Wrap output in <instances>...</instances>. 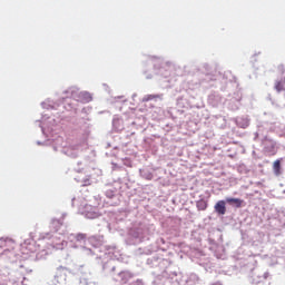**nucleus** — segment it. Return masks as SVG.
<instances>
[{
  "label": "nucleus",
  "instance_id": "1",
  "mask_svg": "<svg viewBox=\"0 0 285 285\" xmlns=\"http://www.w3.org/2000/svg\"><path fill=\"white\" fill-rule=\"evenodd\" d=\"M215 212L218 215H226V202H224V200L217 202L215 205Z\"/></svg>",
  "mask_w": 285,
  "mask_h": 285
},
{
  "label": "nucleus",
  "instance_id": "2",
  "mask_svg": "<svg viewBox=\"0 0 285 285\" xmlns=\"http://www.w3.org/2000/svg\"><path fill=\"white\" fill-rule=\"evenodd\" d=\"M227 204H234L236 208H242L244 206V200L240 198H226Z\"/></svg>",
  "mask_w": 285,
  "mask_h": 285
},
{
  "label": "nucleus",
  "instance_id": "3",
  "mask_svg": "<svg viewBox=\"0 0 285 285\" xmlns=\"http://www.w3.org/2000/svg\"><path fill=\"white\" fill-rule=\"evenodd\" d=\"M197 208L198 210H206V208H208V204L206 203V200L200 199L199 202H197Z\"/></svg>",
  "mask_w": 285,
  "mask_h": 285
},
{
  "label": "nucleus",
  "instance_id": "4",
  "mask_svg": "<svg viewBox=\"0 0 285 285\" xmlns=\"http://www.w3.org/2000/svg\"><path fill=\"white\" fill-rule=\"evenodd\" d=\"M275 175H279V170H282V163L279 160H276L273 165Z\"/></svg>",
  "mask_w": 285,
  "mask_h": 285
},
{
  "label": "nucleus",
  "instance_id": "5",
  "mask_svg": "<svg viewBox=\"0 0 285 285\" xmlns=\"http://www.w3.org/2000/svg\"><path fill=\"white\" fill-rule=\"evenodd\" d=\"M275 90H277V92H282L284 90V83H282V81H277L275 83Z\"/></svg>",
  "mask_w": 285,
  "mask_h": 285
},
{
  "label": "nucleus",
  "instance_id": "6",
  "mask_svg": "<svg viewBox=\"0 0 285 285\" xmlns=\"http://www.w3.org/2000/svg\"><path fill=\"white\" fill-rule=\"evenodd\" d=\"M82 97L86 104H89V101H92V96H90V94L88 92L82 94Z\"/></svg>",
  "mask_w": 285,
  "mask_h": 285
},
{
  "label": "nucleus",
  "instance_id": "7",
  "mask_svg": "<svg viewBox=\"0 0 285 285\" xmlns=\"http://www.w3.org/2000/svg\"><path fill=\"white\" fill-rule=\"evenodd\" d=\"M153 99H159L157 95H148L144 98V101H153Z\"/></svg>",
  "mask_w": 285,
  "mask_h": 285
},
{
  "label": "nucleus",
  "instance_id": "8",
  "mask_svg": "<svg viewBox=\"0 0 285 285\" xmlns=\"http://www.w3.org/2000/svg\"><path fill=\"white\" fill-rule=\"evenodd\" d=\"M86 234H77L76 242H86Z\"/></svg>",
  "mask_w": 285,
  "mask_h": 285
}]
</instances>
